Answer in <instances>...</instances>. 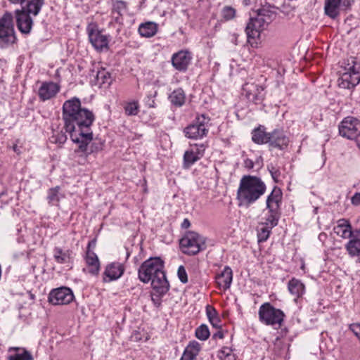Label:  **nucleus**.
Wrapping results in <instances>:
<instances>
[{"instance_id":"nucleus-58","label":"nucleus","mask_w":360,"mask_h":360,"mask_svg":"<svg viewBox=\"0 0 360 360\" xmlns=\"http://www.w3.org/2000/svg\"><path fill=\"white\" fill-rule=\"evenodd\" d=\"M326 238V234L323 233H320L319 236V238L320 240H323Z\"/></svg>"},{"instance_id":"nucleus-40","label":"nucleus","mask_w":360,"mask_h":360,"mask_svg":"<svg viewBox=\"0 0 360 360\" xmlns=\"http://www.w3.org/2000/svg\"><path fill=\"white\" fill-rule=\"evenodd\" d=\"M195 337L200 340H206L210 337V330L207 325L202 324L195 330Z\"/></svg>"},{"instance_id":"nucleus-20","label":"nucleus","mask_w":360,"mask_h":360,"mask_svg":"<svg viewBox=\"0 0 360 360\" xmlns=\"http://www.w3.org/2000/svg\"><path fill=\"white\" fill-rule=\"evenodd\" d=\"M334 233L343 239L350 238L352 236V229L348 219H340L337 221L333 228Z\"/></svg>"},{"instance_id":"nucleus-2","label":"nucleus","mask_w":360,"mask_h":360,"mask_svg":"<svg viewBox=\"0 0 360 360\" xmlns=\"http://www.w3.org/2000/svg\"><path fill=\"white\" fill-rule=\"evenodd\" d=\"M139 278L144 283L151 282L152 288L160 295L169 289L164 271V262L159 257H150L140 266L138 271Z\"/></svg>"},{"instance_id":"nucleus-29","label":"nucleus","mask_w":360,"mask_h":360,"mask_svg":"<svg viewBox=\"0 0 360 360\" xmlns=\"http://www.w3.org/2000/svg\"><path fill=\"white\" fill-rule=\"evenodd\" d=\"M60 191V188L59 186L51 188L48 190L46 199L49 205L58 206L59 205L60 199L63 197Z\"/></svg>"},{"instance_id":"nucleus-46","label":"nucleus","mask_w":360,"mask_h":360,"mask_svg":"<svg viewBox=\"0 0 360 360\" xmlns=\"http://www.w3.org/2000/svg\"><path fill=\"white\" fill-rule=\"evenodd\" d=\"M67 140V136H49V141L52 143L63 145Z\"/></svg>"},{"instance_id":"nucleus-59","label":"nucleus","mask_w":360,"mask_h":360,"mask_svg":"<svg viewBox=\"0 0 360 360\" xmlns=\"http://www.w3.org/2000/svg\"><path fill=\"white\" fill-rule=\"evenodd\" d=\"M13 150L17 153H20V150L18 149L17 145H14L13 147Z\"/></svg>"},{"instance_id":"nucleus-35","label":"nucleus","mask_w":360,"mask_h":360,"mask_svg":"<svg viewBox=\"0 0 360 360\" xmlns=\"http://www.w3.org/2000/svg\"><path fill=\"white\" fill-rule=\"evenodd\" d=\"M202 155L197 153L194 149L186 150L184 155V167L189 168L197 162Z\"/></svg>"},{"instance_id":"nucleus-41","label":"nucleus","mask_w":360,"mask_h":360,"mask_svg":"<svg viewBox=\"0 0 360 360\" xmlns=\"http://www.w3.org/2000/svg\"><path fill=\"white\" fill-rule=\"evenodd\" d=\"M124 112L127 115H136L139 112V103L137 101L129 102L124 106Z\"/></svg>"},{"instance_id":"nucleus-47","label":"nucleus","mask_w":360,"mask_h":360,"mask_svg":"<svg viewBox=\"0 0 360 360\" xmlns=\"http://www.w3.org/2000/svg\"><path fill=\"white\" fill-rule=\"evenodd\" d=\"M349 330L354 334L360 342V323H354L349 326Z\"/></svg>"},{"instance_id":"nucleus-38","label":"nucleus","mask_w":360,"mask_h":360,"mask_svg":"<svg viewBox=\"0 0 360 360\" xmlns=\"http://www.w3.org/2000/svg\"><path fill=\"white\" fill-rule=\"evenodd\" d=\"M53 257L58 263L65 264L69 262V252L56 247L53 250Z\"/></svg>"},{"instance_id":"nucleus-45","label":"nucleus","mask_w":360,"mask_h":360,"mask_svg":"<svg viewBox=\"0 0 360 360\" xmlns=\"http://www.w3.org/2000/svg\"><path fill=\"white\" fill-rule=\"evenodd\" d=\"M177 275L179 280L183 283H186L188 282L187 273L184 266H180L178 268Z\"/></svg>"},{"instance_id":"nucleus-4","label":"nucleus","mask_w":360,"mask_h":360,"mask_svg":"<svg viewBox=\"0 0 360 360\" xmlns=\"http://www.w3.org/2000/svg\"><path fill=\"white\" fill-rule=\"evenodd\" d=\"M266 190V186L261 179L245 176L240 179L237 191V198L240 205L248 206L263 195Z\"/></svg>"},{"instance_id":"nucleus-6","label":"nucleus","mask_w":360,"mask_h":360,"mask_svg":"<svg viewBox=\"0 0 360 360\" xmlns=\"http://www.w3.org/2000/svg\"><path fill=\"white\" fill-rule=\"evenodd\" d=\"M345 72L338 79V86L343 89H352L360 82V64L355 58H350L344 68Z\"/></svg>"},{"instance_id":"nucleus-23","label":"nucleus","mask_w":360,"mask_h":360,"mask_svg":"<svg viewBox=\"0 0 360 360\" xmlns=\"http://www.w3.org/2000/svg\"><path fill=\"white\" fill-rule=\"evenodd\" d=\"M13 352L8 356V360H34L30 352L24 347H11L8 348V352Z\"/></svg>"},{"instance_id":"nucleus-26","label":"nucleus","mask_w":360,"mask_h":360,"mask_svg":"<svg viewBox=\"0 0 360 360\" xmlns=\"http://www.w3.org/2000/svg\"><path fill=\"white\" fill-rule=\"evenodd\" d=\"M288 288L291 295L296 298L302 297L305 292V286L299 279L292 278L288 283Z\"/></svg>"},{"instance_id":"nucleus-18","label":"nucleus","mask_w":360,"mask_h":360,"mask_svg":"<svg viewBox=\"0 0 360 360\" xmlns=\"http://www.w3.org/2000/svg\"><path fill=\"white\" fill-rule=\"evenodd\" d=\"M60 86L53 82H44L38 90V96L41 101L49 100L59 92Z\"/></svg>"},{"instance_id":"nucleus-31","label":"nucleus","mask_w":360,"mask_h":360,"mask_svg":"<svg viewBox=\"0 0 360 360\" xmlns=\"http://www.w3.org/2000/svg\"><path fill=\"white\" fill-rule=\"evenodd\" d=\"M169 99L172 105L176 107L182 106L186 101V95L181 88L174 90L169 96Z\"/></svg>"},{"instance_id":"nucleus-22","label":"nucleus","mask_w":360,"mask_h":360,"mask_svg":"<svg viewBox=\"0 0 360 360\" xmlns=\"http://www.w3.org/2000/svg\"><path fill=\"white\" fill-rule=\"evenodd\" d=\"M341 0H326L324 13L333 20L337 19L340 14Z\"/></svg>"},{"instance_id":"nucleus-39","label":"nucleus","mask_w":360,"mask_h":360,"mask_svg":"<svg viewBox=\"0 0 360 360\" xmlns=\"http://www.w3.org/2000/svg\"><path fill=\"white\" fill-rule=\"evenodd\" d=\"M217 356L221 360H236V356L233 352L231 347H223L217 354Z\"/></svg>"},{"instance_id":"nucleus-13","label":"nucleus","mask_w":360,"mask_h":360,"mask_svg":"<svg viewBox=\"0 0 360 360\" xmlns=\"http://www.w3.org/2000/svg\"><path fill=\"white\" fill-rule=\"evenodd\" d=\"M243 91L247 99L255 104L261 103L264 98V88L254 83H246Z\"/></svg>"},{"instance_id":"nucleus-42","label":"nucleus","mask_w":360,"mask_h":360,"mask_svg":"<svg viewBox=\"0 0 360 360\" xmlns=\"http://www.w3.org/2000/svg\"><path fill=\"white\" fill-rule=\"evenodd\" d=\"M236 15V9L231 6H224L221 11V16L226 20H232Z\"/></svg>"},{"instance_id":"nucleus-25","label":"nucleus","mask_w":360,"mask_h":360,"mask_svg":"<svg viewBox=\"0 0 360 360\" xmlns=\"http://www.w3.org/2000/svg\"><path fill=\"white\" fill-rule=\"evenodd\" d=\"M200 350V345L196 341H192L185 348L180 360H196Z\"/></svg>"},{"instance_id":"nucleus-21","label":"nucleus","mask_w":360,"mask_h":360,"mask_svg":"<svg viewBox=\"0 0 360 360\" xmlns=\"http://www.w3.org/2000/svg\"><path fill=\"white\" fill-rule=\"evenodd\" d=\"M216 283L220 288L227 290L230 288L233 279V272L229 266L224 269L216 276Z\"/></svg>"},{"instance_id":"nucleus-10","label":"nucleus","mask_w":360,"mask_h":360,"mask_svg":"<svg viewBox=\"0 0 360 360\" xmlns=\"http://www.w3.org/2000/svg\"><path fill=\"white\" fill-rule=\"evenodd\" d=\"M211 126L210 119L205 115H200L184 131L186 135H206L210 132Z\"/></svg>"},{"instance_id":"nucleus-19","label":"nucleus","mask_w":360,"mask_h":360,"mask_svg":"<svg viewBox=\"0 0 360 360\" xmlns=\"http://www.w3.org/2000/svg\"><path fill=\"white\" fill-rule=\"evenodd\" d=\"M266 25L257 17L250 18L245 27V32L248 39H256L259 37L261 32Z\"/></svg>"},{"instance_id":"nucleus-62","label":"nucleus","mask_w":360,"mask_h":360,"mask_svg":"<svg viewBox=\"0 0 360 360\" xmlns=\"http://www.w3.org/2000/svg\"><path fill=\"white\" fill-rule=\"evenodd\" d=\"M1 82H2V81H1V80H0V83H1Z\"/></svg>"},{"instance_id":"nucleus-37","label":"nucleus","mask_w":360,"mask_h":360,"mask_svg":"<svg viewBox=\"0 0 360 360\" xmlns=\"http://www.w3.org/2000/svg\"><path fill=\"white\" fill-rule=\"evenodd\" d=\"M96 79L99 85H110L112 82L111 74L104 69L97 72Z\"/></svg>"},{"instance_id":"nucleus-54","label":"nucleus","mask_w":360,"mask_h":360,"mask_svg":"<svg viewBox=\"0 0 360 360\" xmlns=\"http://www.w3.org/2000/svg\"><path fill=\"white\" fill-rule=\"evenodd\" d=\"M96 240H92L89 241L88 243L87 250H92V249H94L96 247Z\"/></svg>"},{"instance_id":"nucleus-17","label":"nucleus","mask_w":360,"mask_h":360,"mask_svg":"<svg viewBox=\"0 0 360 360\" xmlns=\"http://www.w3.org/2000/svg\"><path fill=\"white\" fill-rule=\"evenodd\" d=\"M124 271V266L119 262H112L108 264L103 273V281L111 282L120 278Z\"/></svg>"},{"instance_id":"nucleus-3","label":"nucleus","mask_w":360,"mask_h":360,"mask_svg":"<svg viewBox=\"0 0 360 360\" xmlns=\"http://www.w3.org/2000/svg\"><path fill=\"white\" fill-rule=\"evenodd\" d=\"M9 3L20 5L21 8L14 11L16 25L19 31L25 34L31 32L33 26L32 16H37L41 11L44 0H8Z\"/></svg>"},{"instance_id":"nucleus-43","label":"nucleus","mask_w":360,"mask_h":360,"mask_svg":"<svg viewBox=\"0 0 360 360\" xmlns=\"http://www.w3.org/2000/svg\"><path fill=\"white\" fill-rule=\"evenodd\" d=\"M266 128L263 125H259L258 127L255 128L252 130V135H276L280 131L278 129L274 130L271 133H266Z\"/></svg>"},{"instance_id":"nucleus-11","label":"nucleus","mask_w":360,"mask_h":360,"mask_svg":"<svg viewBox=\"0 0 360 360\" xmlns=\"http://www.w3.org/2000/svg\"><path fill=\"white\" fill-rule=\"evenodd\" d=\"M86 31L91 44L96 50L102 51L103 49L108 48V37L102 34V32L98 29L96 24H89Z\"/></svg>"},{"instance_id":"nucleus-27","label":"nucleus","mask_w":360,"mask_h":360,"mask_svg":"<svg viewBox=\"0 0 360 360\" xmlns=\"http://www.w3.org/2000/svg\"><path fill=\"white\" fill-rule=\"evenodd\" d=\"M158 32V25L153 22H146L139 25V32L144 37H153Z\"/></svg>"},{"instance_id":"nucleus-60","label":"nucleus","mask_w":360,"mask_h":360,"mask_svg":"<svg viewBox=\"0 0 360 360\" xmlns=\"http://www.w3.org/2000/svg\"><path fill=\"white\" fill-rule=\"evenodd\" d=\"M190 138L193 139L194 141H198V138H201L202 136H189Z\"/></svg>"},{"instance_id":"nucleus-16","label":"nucleus","mask_w":360,"mask_h":360,"mask_svg":"<svg viewBox=\"0 0 360 360\" xmlns=\"http://www.w3.org/2000/svg\"><path fill=\"white\" fill-rule=\"evenodd\" d=\"M72 141L78 144L80 151L86 154L91 153L99 148L98 143L94 136H71Z\"/></svg>"},{"instance_id":"nucleus-49","label":"nucleus","mask_w":360,"mask_h":360,"mask_svg":"<svg viewBox=\"0 0 360 360\" xmlns=\"http://www.w3.org/2000/svg\"><path fill=\"white\" fill-rule=\"evenodd\" d=\"M269 172L271 174L272 178L275 181H277V179L279 176V174H280V172H278V170L276 169L274 167H272L271 169H269Z\"/></svg>"},{"instance_id":"nucleus-24","label":"nucleus","mask_w":360,"mask_h":360,"mask_svg":"<svg viewBox=\"0 0 360 360\" xmlns=\"http://www.w3.org/2000/svg\"><path fill=\"white\" fill-rule=\"evenodd\" d=\"M285 136H252L257 144H269L270 147L281 148Z\"/></svg>"},{"instance_id":"nucleus-48","label":"nucleus","mask_w":360,"mask_h":360,"mask_svg":"<svg viewBox=\"0 0 360 360\" xmlns=\"http://www.w3.org/2000/svg\"><path fill=\"white\" fill-rule=\"evenodd\" d=\"M351 202L353 205H360V193H356L351 198Z\"/></svg>"},{"instance_id":"nucleus-12","label":"nucleus","mask_w":360,"mask_h":360,"mask_svg":"<svg viewBox=\"0 0 360 360\" xmlns=\"http://www.w3.org/2000/svg\"><path fill=\"white\" fill-rule=\"evenodd\" d=\"M72 290L67 287L53 289L49 295V302L53 305H63L70 303L74 300Z\"/></svg>"},{"instance_id":"nucleus-32","label":"nucleus","mask_w":360,"mask_h":360,"mask_svg":"<svg viewBox=\"0 0 360 360\" xmlns=\"http://www.w3.org/2000/svg\"><path fill=\"white\" fill-rule=\"evenodd\" d=\"M345 249L352 257H360V239L351 237L345 245Z\"/></svg>"},{"instance_id":"nucleus-61","label":"nucleus","mask_w":360,"mask_h":360,"mask_svg":"<svg viewBox=\"0 0 360 360\" xmlns=\"http://www.w3.org/2000/svg\"><path fill=\"white\" fill-rule=\"evenodd\" d=\"M317 211H318V207H314V212L315 214H316V213H317Z\"/></svg>"},{"instance_id":"nucleus-51","label":"nucleus","mask_w":360,"mask_h":360,"mask_svg":"<svg viewBox=\"0 0 360 360\" xmlns=\"http://www.w3.org/2000/svg\"><path fill=\"white\" fill-rule=\"evenodd\" d=\"M245 167L248 169H252L254 167L253 161L250 159H246L244 161Z\"/></svg>"},{"instance_id":"nucleus-44","label":"nucleus","mask_w":360,"mask_h":360,"mask_svg":"<svg viewBox=\"0 0 360 360\" xmlns=\"http://www.w3.org/2000/svg\"><path fill=\"white\" fill-rule=\"evenodd\" d=\"M191 148L197 151V153L202 155L205 150L206 145L202 142H194L190 143Z\"/></svg>"},{"instance_id":"nucleus-8","label":"nucleus","mask_w":360,"mask_h":360,"mask_svg":"<svg viewBox=\"0 0 360 360\" xmlns=\"http://www.w3.org/2000/svg\"><path fill=\"white\" fill-rule=\"evenodd\" d=\"M259 320L266 326L281 327L285 318L284 312L269 302L262 304L258 311Z\"/></svg>"},{"instance_id":"nucleus-56","label":"nucleus","mask_w":360,"mask_h":360,"mask_svg":"<svg viewBox=\"0 0 360 360\" xmlns=\"http://www.w3.org/2000/svg\"><path fill=\"white\" fill-rule=\"evenodd\" d=\"M191 226V223L188 219H185L181 224V226L184 229H187Z\"/></svg>"},{"instance_id":"nucleus-28","label":"nucleus","mask_w":360,"mask_h":360,"mask_svg":"<svg viewBox=\"0 0 360 360\" xmlns=\"http://www.w3.org/2000/svg\"><path fill=\"white\" fill-rule=\"evenodd\" d=\"M257 17L260 18L267 26L275 18L276 13L271 9L269 6H262L258 9Z\"/></svg>"},{"instance_id":"nucleus-15","label":"nucleus","mask_w":360,"mask_h":360,"mask_svg":"<svg viewBox=\"0 0 360 360\" xmlns=\"http://www.w3.org/2000/svg\"><path fill=\"white\" fill-rule=\"evenodd\" d=\"M192 57L188 51H179L172 57V66L179 72H186L191 63Z\"/></svg>"},{"instance_id":"nucleus-57","label":"nucleus","mask_w":360,"mask_h":360,"mask_svg":"<svg viewBox=\"0 0 360 360\" xmlns=\"http://www.w3.org/2000/svg\"><path fill=\"white\" fill-rule=\"evenodd\" d=\"M352 237H356L357 238L360 239V229H357L355 230L354 231H352Z\"/></svg>"},{"instance_id":"nucleus-50","label":"nucleus","mask_w":360,"mask_h":360,"mask_svg":"<svg viewBox=\"0 0 360 360\" xmlns=\"http://www.w3.org/2000/svg\"><path fill=\"white\" fill-rule=\"evenodd\" d=\"M160 296H161V295H159L158 296H155V297L152 296V298H151V300H152L153 304L157 307H160L161 304V300H160Z\"/></svg>"},{"instance_id":"nucleus-1","label":"nucleus","mask_w":360,"mask_h":360,"mask_svg":"<svg viewBox=\"0 0 360 360\" xmlns=\"http://www.w3.org/2000/svg\"><path fill=\"white\" fill-rule=\"evenodd\" d=\"M63 120L65 131L77 135H93L91 126L94 120L93 112L81 107V101L73 97L63 105Z\"/></svg>"},{"instance_id":"nucleus-5","label":"nucleus","mask_w":360,"mask_h":360,"mask_svg":"<svg viewBox=\"0 0 360 360\" xmlns=\"http://www.w3.org/2000/svg\"><path fill=\"white\" fill-rule=\"evenodd\" d=\"M282 198L283 193L281 190L275 186L266 198V209L267 210V213L265 214L263 224L272 228L277 226L281 214L280 207Z\"/></svg>"},{"instance_id":"nucleus-52","label":"nucleus","mask_w":360,"mask_h":360,"mask_svg":"<svg viewBox=\"0 0 360 360\" xmlns=\"http://www.w3.org/2000/svg\"><path fill=\"white\" fill-rule=\"evenodd\" d=\"M224 338V333L221 330L217 331L212 335L213 339H223Z\"/></svg>"},{"instance_id":"nucleus-9","label":"nucleus","mask_w":360,"mask_h":360,"mask_svg":"<svg viewBox=\"0 0 360 360\" xmlns=\"http://www.w3.org/2000/svg\"><path fill=\"white\" fill-rule=\"evenodd\" d=\"M182 251L187 255H195L205 248L202 237L195 232L187 233L180 240Z\"/></svg>"},{"instance_id":"nucleus-53","label":"nucleus","mask_w":360,"mask_h":360,"mask_svg":"<svg viewBox=\"0 0 360 360\" xmlns=\"http://www.w3.org/2000/svg\"><path fill=\"white\" fill-rule=\"evenodd\" d=\"M350 140H354L356 146L360 150V136H347Z\"/></svg>"},{"instance_id":"nucleus-55","label":"nucleus","mask_w":360,"mask_h":360,"mask_svg":"<svg viewBox=\"0 0 360 360\" xmlns=\"http://www.w3.org/2000/svg\"><path fill=\"white\" fill-rule=\"evenodd\" d=\"M345 6V8H348L351 6L350 0H341V6Z\"/></svg>"},{"instance_id":"nucleus-7","label":"nucleus","mask_w":360,"mask_h":360,"mask_svg":"<svg viewBox=\"0 0 360 360\" xmlns=\"http://www.w3.org/2000/svg\"><path fill=\"white\" fill-rule=\"evenodd\" d=\"M13 13L6 11L0 18V48L5 49L16 42Z\"/></svg>"},{"instance_id":"nucleus-30","label":"nucleus","mask_w":360,"mask_h":360,"mask_svg":"<svg viewBox=\"0 0 360 360\" xmlns=\"http://www.w3.org/2000/svg\"><path fill=\"white\" fill-rule=\"evenodd\" d=\"M86 262L87 264L91 266L90 271L92 274H96L99 271L100 264L99 260L96 253L91 250H87L86 252Z\"/></svg>"},{"instance_id":"nucleus-36","label":"nucleus","mask_w":360,"mask_h":360,"mask_svg":"<svg viewBox=\"0 0 360 360\" xmlns=\"http://www.w3.org/2000/svg\"><path fill=\"white\" fill-rule=\"evenodd\" d=\"M272 229V227H270L263 223H260L257 228L258 243H263L267 240Z\"/></svg>"},{"instance_id":"nucleus-14","label":"nucleus","mask_w":360,"mask_h":360,"mask_svg":"<svg viewBox=\"0 0 360 360\" xmlns=\"http://www.w3.org/2000/svg\"><path fill=\"white\" fill-rule=\"evenodd\" d=\"M340 135H360V121L352 116L343 119L339 125Z\"/></svg>"},{"instance_id":"nucleus-34","label":"nucleus","mask_w":360,"mask_h":360,"mask_svg":"<svg viewBox=\"0 0 360 360\" xmlns=\"http://www.w3.org/2000/svg\"><path fill=\"white\" fill-rule=\"evenodd\" d=\"M111 4V13L112 15H117V16L115 17V20L117 21L119 18L122 16L123 13L127 10V3L122 0H112Z\"/></svg>"},{"instance_id":"nucleus-33","label":"nucleus","mask_w":360,"mask_h":360,"mask_svg":"<svg viewBox=\"0 0 360 360\" xmlns=\"http://www.w3.org/2000/svg\"><path fill=\"white\" fill-rule=\"evenodd\" d=\"M206 315L212 327L219 329L221 328V319L218 316L216 309L210 306L206 307Z\"/></svg>"}]
</instances>
